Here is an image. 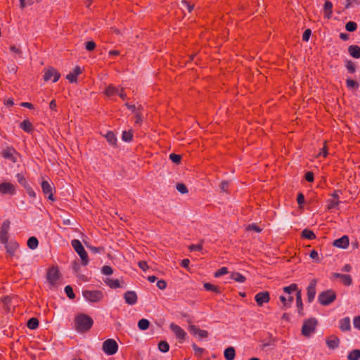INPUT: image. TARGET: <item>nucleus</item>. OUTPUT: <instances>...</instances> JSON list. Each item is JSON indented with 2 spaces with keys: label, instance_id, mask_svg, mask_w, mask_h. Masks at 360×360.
<instances>
[{
  "label": "nucleus",
  "instance_id": "1",
  "mask_svg": "<svg viewBox=\"0 0 360 360\" xmlns=\"http://www.w3.org/2000/svg\"><path fill=\"white\" fill-rule=\"evenodd\" d=\"M93 319L85 314H80L75 318V328L78 332L84 333L88 331L93 325Z\"/></svg>",
  "mask_w": 360,
  "mask_h": 360
},
{
  "label": "nucleus",
  "instance_id": "2",
  "mask_svg": "<svg viewBox=\"0 0 360 360\" xmlns=\"http://www.w3.org/2000/svg\"><path fill=\"white\" fill-rule=\"evenodd\" d=\"M60 275L57 266L49 268L46 273V280L51 289L56 288L59 283Z\"/></svg>",
  "mask_w": 360,
  "mask_h": 360
},
{
  "label": "nucleus",
  "instance_id": "3",
  "mask_svg": "<svg viewBox=\"0 0 360 360\" xmlns=\"http://www.w3.org/2000/svg\"><path fill=\"white\" fill-rule=\"evenodd\" d=\"M317 323V320L315 318L304 320L302 327V335L304 337H309L315 332Z\"/></svg>",
  "mask_w": 360,
  "mask_h": 360
},
{
  "label": "nucleus",
  "instance_id": "4",
  "mask_svg": "<svg viewBox=\"0 0 360 360\" xmlns=\"http://www.w3.org/2000/svg\"><path fill=\"white\" fill-rule=\"evenodd\" d=\"M71 244L72 248L79 255L82 264L84 266L87 265L89 263L88 255L81 242L79 240L74 239L72 240Z\"/></svg>",
  "mask_w": 360,
  "mask_h": 360
},
{
  "label": "nucleus",
  "instance_id": "5",
  "mask_svg": "<svg viewBox=\"0 0 360 360\" xmlns=\"http://www.w3.org/2000/svg\"><path fill=\"white\" fill-rule=\"evenodd\" d=\"M336 299V293L333 290H328L321 292L319 297L318 300L321 305L326 306L333 302Z\"/></svg>",
  "mask_w": 360,
  "mask_h": 360
},
{
  "label": "nucleus",
  "instance_id": "6",
  "mask_svg": "<svg viewBox=\"0 0 360 360\" xmlns=\"http://www.w3.org/2000/svg\"><path fill=\"white\" fill-rule=\"evenodd\" d=\"M102 349L107 355H113L118 350V345L114 339H108L103 342Z\"/></svg>",
  "mask_w": 360,
  "mask_h": 360
},
{
  "label": "nucleus",
  "instance_id": "7",
  "mask_svg": "<svg viewBox=\"0 0 360 360\" xmlns=\"http://www.w3.org/2000/svg\"><path fill=\"white\" fill-rule=\"evenodd\" d=\"M82 294L84 298L91 302H99L103 297V294L100 290H84Z\"/></svg>",
  "mask_w": 360,
  "mask_h": 360
},
{
  "label": "nucleus",
  "instance_id": "8",
  "mask_svg": "<svg viewBox=\"0 0 360 360\" xmlns=\"http://www.w3.org/2000/svg\"><path fill=\"white\" fill-rule=\"evenodd\" d=\"M170 330L174 333L176 338L179 340L181 342H184L186 338V333L180 326L175 323H171L169 325Z\"/></svg>",
  "mask_w": 360,
  "mask_h": 360
},
{
  "label": "nucleus",
  "instance_id": "9",
  "mask_svg": "<svg viewBox=\"0 0 360 360\" xmlns=\"http://www.w3.org/2000/svg\"><path fill=\"white\" fill-rule=\"evenodd\" d=\"M10 228V221L6 220L3 222L0 229V242L6 244L8 240V231Z\"/></svg>",
  "mask_w": 360,
  "mask_h": 360
},
{
  "label": "nucleus",
  "instance_id": "10",
  "mask_svg": "<svg viewBox=\"0 0 360 360\" xmlns=\"http://www.w3.org/2000/svg\"><path fill=\"white\" fill-rule=\"evenodd\" d=\"M60 77V74L53 68H49L44 70V79L47 82L53 78V82H56Z\"/></svg>",
  "mask_w": 360,
  "mask_h": 360
},
{
  "label": "nucleus",
  "instance_id": "11",
  "mask_svg": "<svg viewBox=\"0 0 360 360\" xmlns=\"http://www.w3.org/2000/svg\"><path fill=\"white\" fill-rule=\"evenodd\" d=\"M317 284V280L313 278L310 281L309 285L307 288V301L311 303L316 295V287Z\"/></svg>",
  "mask_w": 360,
  "mask_h": 360
},
{
  "label": "nucleus",
  "instance_id": "12",
  "mask_svg": "<svg viewBox=\"0 0 360 360\" xmlns=\"http://www.w3.org/2000/svg\"><path fill=\"white\" fill-rule=\"evenodd\" d=\"M0 193L6 195H14L16 193L15 186L10 182H4L0 184Z\"/></svg>",
  "mask_w": 360,
  "mask_h": 360
},
{
  "label": "nucleus",
  "instance_id": "13",
  "mask_svg": "<svg viewBox=\"0 0 360 360\" xmlns=\"http://www.w3.org/2000/svg\"><path fill=\"white\" fill-rule=\"evenodd\" d=\"M255 300L258 306L262 307L264 303H268L270 300L269 292L263 291L258 292L255 296Z\"/></svg>",
  "mask_w": 360,
  "mask_h": 360
},
{
  "label": "nucleus",
  "instance_id": "14",
  "mask_svg": "<svg viewBox=\"0 0 360 360\" xmlns=\"http://www.w3.org/2000/svg\"><path fill=\"white\" fill-rule=\"evenodd\" d=\"M41 189L44 195L48 196L50 200L54 201L55 198L53 194V186L47 181H43L41 184Z\"/></svg>",
  "mask_w": 360,
  "mask_h": 360
},
{
  "label": "nucleus",
  "instance_id": "15",
  "mask_svg": "<svg viewBox=\"0 0 360 360\" xmlns=\"http://www.w3.org/2000/svg\"><path fill=\"white\" fill-rule=\"evenodd\" d=\"M338 192L339 191H335L331 194V198L328 200V201H327V209L328 210L334 209L339 205L340 202L339 200L340 196H339Z\"/></svg>",
  "mask_w": 360,
  "mask_h": 360
},
{
  "label": "nucleus",
  "instance_id": "16",
  "mask_svg": "<svg viewBox=\"0 0 360 360\" xmlns=\"http://www.w3.org/2000/svg\"><path fill=\"white\" fill-rule=\"evenodd\" d=\"M188 330L191 333L194 335H198L201 338H206L208 337V332L205 330L200 329L195 325L189 326Z\"/></svg>",
  "mask_w": 360,
  "mask_h": 360
},
{
  "label": "nucleus",
  "instance_id": "17",
  "mask_svg": "<svg viewBox=\"0 0 360 360\" xmlns=\"http://www.w3.org/2000/svg\"><path fill=\"white\" fill-rule=\"evenodd\" d=\"M125 302L129 305H134L137 302V295L134 291H127L124 294Z\"/></svg>",
  "mask_w": 360,
  "mask_h": 360
},
{
  "label": "nucleus",
  "instance_id": "18",
  "mask_svg": "<svg viewBox=\"0 0 360 360\" xmlns=\"http://www.w3.org/2000/svg\"><path fill=\"white\" fill-rule=\"evenodd\" d=\"M349 244V238L347 236H343L342 237L334 240L333 245L340 248H347Z\"/></svg>",
  "mask_w": 360,
  "mask_h": 360
},
{
  "label": "nucleus",
  "instance_id": "19",
  "mask_svg": "<svg viewBox=\"0 0 360 360\" xmlns=\"http://www.w3.org/2000/svg\"><path fill=\"white\" fill-rule=\"evenodd\" d=\"M340 340L335 335H331L326 340L327 346L332 349L337 348L339 345Z\"/></svg>",
  "mask_w": 360,
  "mask_h": 360
},
{
  "label": "nucleus",
  "instance_id": "20",
  "mask_svg": "<svg viewBox=\"0 0 360 360\" xmlns=\"http://www.w3.org/2000/svg\"><path fill=\"white\" fill-rule=\"evenodd\" d=\"M82 73V70L79 66H77L74 68L72 72H70L67 76V79L70 82H75L77 81V77L79 75Z\"/></svg>",
  "mask_w": 360,
  "mask_h": 360
},
{
  "label": "nucleus",
  "instance_id": "21",
  "mask_svg": "<svg viewBox=\"0 0 360 360\" xmlns=\"http://www.w3.org/2000/svg\"><path fill=\"white\" fill-rule=\"evenodd\" d=\"M15 153V150L13 148H7L3 151V156L6 159L11 160L13 162H15L17 161L16 158L14 156Z\"/></svg>",
  "mask_w": 360,
  "mask_h": 360
},
{
  "label": "nucleus",
  "instance_id": "22",
  "mask_svg": "<svg viewBox=\"0 0 360 360\" xmlns=\"http://www.w3.org/2000/svg\"><path fill=\"white\" fill-rule=\"evenodd\" d=\"M348 52L353 58H360V47L357 45H351L348 48Z\"/></svg>",
  "mask_w": 360,
  "mask_h": 360
},
{
  "label": "nucleus",
  "instance_id": "23",
  "mask_svg": "<svg viewBox=\"0 0 360 360\" xmlns=\"http://www.w3.org/2000/svg\"><path fill=\"white\" fill-rule=\"evenodd\" d=\"M332 9L333 4L329 1H326L323 6V13L326 18L328 19L331 18L333 13Z\"/></svg>",
  "mask_w": 360,
  "mask_h": 360
},
{
  "label": "nucleus",
  "instance_id": "24",
  "mask_svg": "<svg viewBox=\"0 0 360 360\" xmlns=\"http://www.w3.org/2000/svg\"><path fill=\"white\" fill-rule=\"evenodd\" d=\"M296 302L297 307L298 308V313L302 316L303 315V303L302 300V292L301 290H297L296 292Z\"/></svg>",
  "mask_w": 360,
  "mask_h": 360
},
{
  "label": "nucleus",
  "instance_id": "25",
  "mask_svg": "<svg viewBox=\"0 0 360 360\" xmlns=\"http://www.w3.org/2000/svg\"><path fill=\"white\" fill-rule=\"evenodd\" d=\"M340 328L342 331H347L350 330V319L345 317L340 321Z\"/></svg>",
  "mask_w": 360,
  "mask_h": 360
},
{
  "label": "nucleus",
  "instance_id": "26",
  "mask_svg": "<svg viewBox=\"0 0 360 360\" xmlns=\"http://www.w3.org/2000/svg\"><path fill=\"white\" fill-rule=\"evenodd\" d=\"M204 288L207 291H212L217 294H220L221 292L220 287L213 285L210 283H204Z\"/></svg>",
  "mask_w": 360,
  "mask_h": 360
},
{
  "label": "nucleus",
  "instance_id": "27",
  "mask_svg": "<svg viewBox=\"0 0 360 360\" xmlns=\"http://www.w3.org/2000/svg\"><path fill=\"white\" fill-rule=\"evenodd\" d=\"M105 283L110 288H114V289L122 287V285H121V283L118 279L106 278V280L105 281Z\"/></svg>",
  "mask_w": 360,
  "mask_h": 360
},
{
  "label": "nucleus",
  "instance_id": "28",
  "mask_svg": "<svg viewBox=\"0 0 360 360\" xmlns=\"http://www.w3.org/2000/svg\"><path fill=\"white\" fill-rule=\"evenodd\" d=\"M5 248H6L7 252L10 255H13L15 250L18 248V244L16 242H11L10 243L5 244Z\"/></svg>",
  "mask_w": 360,
  "mask_h": 360
},
{
  "label": "nucleus",
  "instance_id": "29",
  "mask_svg": "<svg viewBox=\"0 0 360 360\" xmlns=\"http://www.w3.org/2000/svg\"><path fill=\"white\" fill-rule=\"evenodd\" d=\"M224 357L226 360H233L236 356V352L233 347H230L224 350Z\"/></svg>",
  "mask_w": 360,
  "mask_h": 360
},
{
  "label": "nucleus",
  "instance_id": "30",
  "mask_svg": "<svg viewBox=\"0 0 360 360\" xmlns=\"http://www.w3.org/2000/svg\"><path fill=\"white\" fill-rule=\"evenodd\" d=\"M20 128L25 132L30 133L33 131L34 128L32 124L29 120H24L20 124Z\"/></svg>",
  "mask_w": 360,
  "mask_h": 360
},
{
  "label": "nucleus",
  "instance_id": "31",
  "mask_svg": "<svg viewBox=\"0 0 360 360\" xmlns=\"http://www.w3.org/2000/svg\"><path fill=\"white\" fill-rule=\"evenodd\" d=\"M231 279L234 280L238 283H244L246 281V278L238 272H232L230 275Z\"/></svg>",
  "mask_w": 360,
  "mask_h": 360
},
{
  "label": "nucleus",
  "instance_id": "32",
  "mask_svg": "<svg viewBox=\"0 0 360 360\" xmlns=\"http://www.w3.org/2000/svg\"><path fill=\"white\" fill-rule=\"evenodd\" d=\"M105 137L107 141L110 145L115 146L116 144L117 139H116L115 134L112 131H108L106 133V134L105 135Z\"/></svg>",
  "mask_w": 360,
  "mask_h": 360
},
{
  "label": "nucleus",
  "instance_id": "33",
  "mask_svg": "<svg viewBox=\"0 0 360 360\" xmlns=\"http://www.w3.org/2000/svg\"><path fill=\"white\" fill-rule=\"evenodd\" d=\"M27 246L32 250H34L37 248L39 242L36 237L32 236L27 240Z\"/></svg>",
  "mask_w": 360,
  "mask_h": 360
},
{
  "label": "nucleus",
  "instance_id": "34",
  "mask_svg": "<svg viewBox=\"0 0 360 360\" xmlns=\"http://www.w3.org/2000/svg\"><path fill=\"white\" fill-rule=\"evenodd\" d=\"M302 237L309 240H314L316 238V235L311 230L304 229L302 232Z\"/></svg>",
  "mask_w": 360,
  "mask_h": 360
},
{
  "label": "nucleus",
  "instance_id": "35",
  "mask_svg": "<svg viewBox=\"0 0 360 360\" xmlns=\"http://www.w3.org/2000/svg\"><path fill=\"white\" fill-rule=\"evenodd\" d=\"M105 94L108 96H111L119 93V88H117L112 85H109L105 89Z\"/></svg>",
  "mask_w": 360,
  "mask_h": 360
},
{
  "label": "nucleus",
  "instance_id": "36",
  "mask_svg": "<svg viewBox=\"0 0 360 360\" xmlns=\"http://www.w3.org/2000/svg\"><path fill=\"white\" fill-rule=\"evenodd\" d=\"M349 360H359L360 359V350L354 349L351 351L347 356Z\"/></svg>",
  "mask_w": 360,
  "mask_h": 360
},
{
  "label": "nucleus",
  "instance_id": "37",
  "mask_svg": "<svg viewBox=\"0 0 360 360\" xmlns=\"http://www.w3.org/2000/svg\"><path fill=\"white\" fill-rule=\"evenodd\" d=\"M39 326V321L36 318H31L28 320L27 326L32 330L36 329Z\"/></svg>",
  "mask_w": 360,
  "mask_h": 360
},
{
  "label": "nucleus",
  "instance_id": "38",
  "mask_svg": "<svg viewBox=\"0 0 360 360\" xmlns=\"http://www.w3.org/2000/svg\"><path fill=\"white\" fill-rule=\"evenodd\" d=\"M150 322L148 320L146 319H142L139 321L138 322V326L140 330H147L149 328Z\"/></svg>",
  "mask_w": 360,
  "mask_h": 360
},
{
  "label": "nucleus",
  "instance_id": "39",
  "mask_svg": "<svg viewBox=\"0 0 360 360\" xmlns=\"http://www.w3.org/2000/svg\"><path fill=\"white\" fill-rule=\"evenodd\" d=\"M16 178L18 182L24 188H26L30 185L23 174L18 173L16 174Z\"/></svg>",
  "mask_w": 360,
  "mask_h": 360
},
{
  "label": "nucleus",
  "instance_id": "40",
  "mask_svg": "<svg viewBox=\"0 0 360 360\" xmlns=\"http://www.w3.org/2000/svg\"><path fill=\"white\" fill-rule=\"evenodd\" d=\"M297 290H299L298 286L295 283H292L289 286H285L283 288V291L288 294H290L291 292L295 291L297 292Z\"/></svg>",
  "mask_w": 360,
  "mask_h": 360
},
{
  "label": "nucleus",
  "instance_id": "41",
  "mask_svg": "<svg viewBox=\"0 0 360 360\" xmlns=\"http://www.w3.org/2000/svg\"><path fill=\"white\" fill-rule=\"evenodd\" d=\"M134 113L135 115V124H141L143 118V115L142 112H141V107H139L138 110L135 111Z\"/></svg>",
  "mask_w": 360,
  "mask_h": 360
},
{
  "label": "nucleus",
  "instance_id": "42",
  "mask_svg": "<svg viewBox=\"0 0 360 360\" xmlns=\"http://www.w3.org/2000/svg\"><path fill=\"white\" fill-rule=\"evenodd\" d=\"M158 349L162 352H167L169 351V345L166 341H161L158 344Z\"/></svg>",
  "mask_w": 360,
  "mask_h": 360
},
{
  "label": "nucleus",
  "instance_id": "43",
  "mask_svg": "<svg viewBox=\"0 0 360 360\" xmlns=\"http://www.w3.org/2000/svg\"><path fill=\"white\" fill-rule=\"evenodd\" d=\"M357 28V24L355 22L349 21L347 22L345 25V29L348 32H354Z\"/></svg>",
  "mask_w": 360,
  "mask_h": 360
},
{
  "label": "nucleus",
  "instance_id": "44",
  "mask_svg": "<svg viewBox=\"0 0 360 360\" xmlns=\"http://www.w3.org/2000/svg\"><path fill=\"white\" fill-rule=\"evenodd\" d=\"M340 281L343 283L345 285H349L352 283V278L349 275L343 274L342 276H340Z\"/></svg>",
  "mask_w": 360,
  "mask_h": 360
},
{
  "label": "nucleus",
  "instance_id": "45",
  "mask_svg": "<svg viewBox=\"0 0 360 360\" xmlns=\"http://www.w3.org/2000/svg\"><path fill=\"white\" fill-rule=\"evenodd\" d=\"M346 84H347V86L349 89H356L359 86L358 83L356 81L351 79H347Z\"/></svg>",
  "mask_w": 360,
  "mask_h": 360
},
{
  "label": "nucleus",
  "instance_id": "46",
  "mask_svg": "<svg viewBox=\"0 0 360 360\" xmlns=\"http://www.w3.org/2000/svg\"><path fill=\"white\" fill-rule=\"evenodd\" d=\"M132 138H133V134H132L131 131H123L122 139L124 141H127V142L131 141L132 140Z\"/></svg>",
  "mask_w": 360,
  "mask_h": 360
},
{
  "label": "nucleus",
  "instance_id": "47",
  "mask_svg": "<svg viewBox=\"0 0 360 360\" xmlns=\"http://www.w3.org/2000/svg\"><path fill=\"white\" fill-rule=\"evenodd\" d=\"M65 292L67 295V296L70 298V299H74L75 295L73 292V290H72V288L70 286V285H67L65 287Z\"/></svg>",
  "mask_w": 360,
  "mask_h": 360
},
{
  "label": "nucleus",
  "instance_id": "48",
  "mask_svg": "<svg viewBox=\"0 0 360 360\" xmlns=\"http://www.w3.org/2000/svg\"><path fill=\"white\" fill-rule=\"evenodd\" d=\"M228 269L226 267H221L214 273V277L218 278L223 275L228 274Z\"/></svg>",
  "mask_w": 360,
  "mask_h": 360
},
{
  "label": "nucleus",
  "instance_id": "49",
  "mask_svg": "<svg viewBox=\"0 0 360 360\" xmlns=\"http://www.w3.org/2000/svg\"><path fill=\"white\" fill-rule=\"evenodd\" d=\"M176 190L182 194H185L188 192L187 187L184 184H176Z\"/></svg>",
  "mask_w": 360,
  "mask_h": 360
},
{
  "label": "nucleus",
  "instance_id": "50",
  "mask_svg": "<svg viewBox=\"0 0 360 360\" xmlns=\"http://www.w3.org/2000/svg\"><path fill=\"white\" fill-rule=\"evenodd\" d=\"M169 159L176 164H178L180 162L181 160V157L179 155L175 154V153H171L169 155Z\"/></svg>",
  "mask_w": 360,
  "mask_h": 360
},
{
  "label": "nucleus",
  "instance_id": "51",
  "mask_svg": "<svg viewBox=\"0 0 360 360\" xmlns=\"http://www.w3.org/2000/svg\"><path fill=\"white\" fill-rule=\"evenodd\" d=\"M85 48L87 51H93L96 48V44L93 41H90L86 43Z\"/></svg>",
  "mask_w": 360,
  "mask_h": 360
},
{
  "label": "nucleus",
  "instance_id": "52",
  "mask_svg": "<svg viewBox=\"0 0 360 360\" xmlns=\"http://www.w3.org/2000/svg\"><path fill=\"white\" fill-rule=\"evenodd\" d=\"M311 30L309 29H307L304 33H303V35H302V40L304 41H309V37L311 36Z\"/></svg>",
  "mask_w": 360,
  "mask_h": 360
},
{
  "label": "nucleus",
  "instance_id": "53",
  "mask_svg": "<svg viewBox=\"0 0 360 360\" xmlns=\"http://www.w3.org/2000/svg\"><path fill=\"white\" fill-rule=\"evenodd\" d=\"M11 51L17 54L19 57H22V51L19 47H17L15 46H12L10 48Z\"/></svg>",
  "mask_w": 360,
  "mask_h": 360
},
{
  "label": "nucleus",
  "instance_id": "54",
  "mask_svg": "<svg viewBox=\"0 0 360 360\" xmlns=\"http://www.w3.org/2000/svg\"><path fill=\"white\" fill-rule=\"evenodd\" d=\"M346 67L348 71L351 73H354L356 70L355 65L351 61L347 62Z\"/></svg>",
  "mask_w": 360,
  "mask_h": 360
},
{
  "label": "nucleus",
  "instance_id": "55",
  "mask_svg": "<svg viewBox=\"0 0 360 360\" xmlns=\"http://www.w3.org/2000/svg\"><path fill=\"white\" fill-rule=\"evenodd\" d=\"M102 273L105 275H110L112 274V269L109 266H103Z\"/></svg>",
  "mask_w": 360,
  "mask_h": 360
},
{
  "label": "nucleus",
  "instance_id": "56",
  "mask_svg": "<svg viewBox=\"0 0 360 360\" xmlns=\"http://www.w3.org/2000/svg\"><path fill=\"white\" fill-rule=\"evenodd\" d=\"M87 248L91 250L93 252L98 253L104 251V248L103 247H94V246H88Z\"/></svg>",
  "mask_w": 360,
  "mask_h": 360
},
{
  "label": "nucleus",
  "instance_id": "57",
  "mask_svg": "<svg viewBox=\"0 0 360 360\" xmlns=\"http://www.w3.org/2000/svg\"><path fill=\"white\" fill-rule=\"evenodd\" d=\"M181 4L188 10V12H191L193 9V5L190 4L186 1H182Z\"/></svg>",
  "mask_w": 360,
  "mask_h": 360
},
{
  "label": "nucleus",
  "instance_id": "58",
  "mask_svg": "<svg viewBox=\"0 0 360 360\" xmlns=\"http://www.w3.org/2000/svg\"><path fill=\"white\" fill-rule=\"evenodd\" d=\"M157 286L160 290H165L167 287V283L164 280H160L157 282Z\"/></svg>",
  "mask_w": 360,
  "mask_h": 360
},
{
  "label": "nucleus",
  "instance_id": "59",
  "mask_svg": "<svg viewBox=\"0 0 360 360\" xmlns=\"http://www.w3.org/2000/svg\"><path fill=\"white\" fill-rule=\"evenodd\" d=\"M25 189L26 190V191L30 197L35 198L36 193L30 185L27 187L25 188Z\"/></svg>",
  "mask_w": 360,
  "mask_h": 360
},
{
  "label": "nucleus",
  "instance_id": "60",
  "mask_svg": "<svg viewBox=\"0 0 360 360\" xmlns=\"http://www.w3.org/2000/svg\"><path fill=\"white\" fill-rule=\"evenodd\" d=\"M347 4L345 5V8H348L354 4H360L359 0H347Z\"/></svg>",
  "mask_w": 360,
  "mask_h": 360
},
{
  "label": "nucleus",
  "instance_id": "61",
  "mask_svg": "<svg viewBox=\"0 0 360 360\" xmlns=\"http://www.w3.org/2000/svg\"><path fill=\"white\" fill-rule=\"evenodd\" d=\"M304 177L308 182H312L314 181V174L311 172H307Z\"/></svg>",
  "mask_w": 360,
  "mask_h": 360
},
{
  "label": "nucleus",
  "instance_id": "62",
  "mask_svg": "<svg viewBox=\"0 0 360 360\" xmlns=\"http://www.w3.org/2000/svg\"><path fill=\"white\" fill-rule=\"evenodd\" d=\"M202 249V245H191L189 246V250L191 251H200Z\"/></svg>",
  "mask_w": 360,
  "mask_h": 360
},
{
  "label": "nucleus",
  "instance_id": "63",
  "mask_svg": "<svg viewBox=\"0 0 360 360\" xmlns=\"http://www.w3.org/2000/svg\"><path fill=\"white\" fill-rule=\"evenodd\" d=\"M229 184L228 181H222L221 184H220V188L222 191H227L228 190V188H229Z\"/></svg>",
  "mask_w": 360,
  "mask_h": 360
},
{
  "label": "nucleus",
  "instance_id": "64",
  "mask_svg": "<svg viewBox=\"0 0 360 360\" xmlns=\"http://www.w3.org/2000/svg\"><path fill=\"white\" fill-rule=\"evenodd\" d=\"M354 326L355 328H356L360 330V316L356 317L354 319Z\"/></svg>",
  "mask_w": 360,
  "mask_h": 360
}]
</instances>
